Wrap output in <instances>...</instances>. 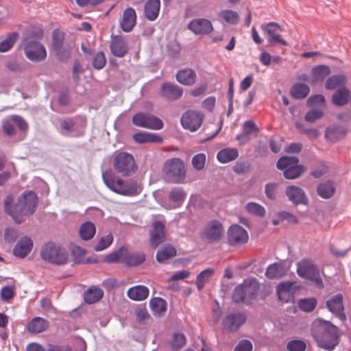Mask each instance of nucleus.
I'll list each match as a JSON object with an SVG mask.
<instances>
[{
  "mask_svg": "<svg viewBox=\"0 0 351 351\" xmlns=\"http://www.w3.org/2000/svg\"><path fill=\"white\" fill-rule=\"evenodd\" d=\"M278 184L269 183L265 186V193L267 198L274 199L277 195Z\"/></svg>",
  "mask_w": 351,
  "mask_h": 351,
  "instance_id": "338daca9",
  "label": "nucleus"
},
{
  "mask_svg": "<svg viewBox=\"0 0 351 351\" xmlns=\"http://www.w3.org/2000/svg\"><path fill=\"white\" fill-rule=\"evenodd\" d=\"M112 165L115 171L124 177L131 176L138 169L134 156L127 152L117 154L113 158Z\"/></svg>",
  "mask_w": 351,
  "mask_h": 351,
  "instance_id": "423d86ee",
  "label": "nucleus"
},
{
  "mask_svg": "<svg viewBox=\"0 0 351 351\" xmlns=\"http://www.w3.org/2000/svg\"><path fill=\"white\" fill-rule=\"evenodd\" d=\"M188 28L195 34H208L213 30L212 23L206 19H196L189 22Z\"/></svg>",
  "mask_w": 351,
  "mask_h": 351,
  "instance_id": "6ab92c4d",
  "label": "nucleus"
},
{
  "mask_svg": "<svg viewBox=\"0 0 351 351\" xmlns=\"http://www.w3.org/2000/svg\"><path fill=\"white\" fill-rule=\"evenodd\" d=\"M245 209L248 214L259 217H263L266 213V210L262 205L254 202L246 204Z\"/></svg>",
  "mask_w": 351,
  "mask_h": 351,
  "instance_id": "a18cd8bd",
  "label": "nucleus"
},
{
  "mask_svg": "<svg viewBox=\"0 0 351 351\" xmlns=\"http://www.w3.org/2000/svg\"><path fill=\"white\" fill-rule=\"evenodd\" d=\"M287 347L289 351H304L306 343L300 340H292L287 343Z\"/></svg>",
  "mask_w": 351,
  "mask_h": 351,
  "instance_id": "e2e57ef3",
  "label": "nucleus"
},
{
  "mask_svg": "<svg viewBox=\"0 0 351 351\" xmlns=\"http://www.w3.org/2000/svg\"><path fill=\"white\" fill-rule=\"evenodd\" d=\"M186 342L185 336L182 333H176L173 335L171 346L173 350H178L183 347Z\"/></svg>",
  "mask_w": 351,
  "mask_h": 351,
  "instance_id": "4d7b16f0",
  "label": "nucleus"
},
{
  "mask_svg": "<svg viewBox=\"0 0 351 351\" xmlns=\"http://www.w3.org/2000/svg\"><path fill=\"white\" fill-rule=\"evenodd\" d=\"M214 269L208 268L200 272L196 278V286L201 291L214 274Z\"/></svg>",
  "mask_w": 351,
  "mask_h": 351,
  "instance_id": "37998d69",
  "label": "nucleus"
},
{
  "mask_svg": "<svg viewBox=\"0 0 351 351\" xmlns=\"http://www.w3.org/2000/svg\"><path fill=\"white\" fill-rule=\"evenodd\" d=\"M346 134L345 130L342 128H330L326 131L325 137L330 142H335L343 138Z\"/></svg>",
  "mask_w": 351,
  "mask_h": 351,
  "instance_id": "09e8293b",
  "label": "nucleus"
},
{
  "mask_svg": "<svg viewBox=\"0 0 351 351\" xmlns=\"http://www.w3.org/2000/svg\"><path fill=\"white\" fill-rule=\"evenodd\" d=\"M161 95L168 99L175 100L181 97L182 90L177 86L171 84H164L161 87Z\"/></svg>",
  "mask_w": 351,
  "mask_h": 351,
  "instance_id": "473e14b6",
  "label": "nucleus"
},
{
  "mask_svg": "<svg viewBox=\"0 0 351 351\" xmlns=\"http://www.w3.org/2000/svg\"><path fill=\"white\" fill-rule=\"evenodd\" d=\"M41 258L49 263L63 265L69 259V254L65 248L53 243H47L40 250Z\"/></svg>",
  "mask_w": 351,
  "mask_h": 351,
  "instance_id": "39448f33",
  "label": "nucleus"
},
{
  "mask_svg": "<svg viewBox=\"0 0 351 351\" xmlns=\"http://www.w3.org/2000/svg\"><path fill=\"white\" fill-rule=\"evenodd\" d=\"M71 252L74 256L75 261L80 263H96V261H92L89 258H85L86 252L84 249L80 246L74 245L71 249Z\"/></svg>",
  "mask_w": 351,
  "mask_h": 351,
  "instance_id": "8fccbe9b",
  "label": "nucleus"
},
{
  "mask_svg": "<svg viewBox=\"0 0 351 351\" xmlns=\"http://www.w3.org/2000/svg\"><path fill=\"white\" fill-rule=\"evenodd\" d=\"M335 190L334 185L330 182L321 183L317 188L318 195L324 199L331 197L335 193Z\"/></svg>",
  "mask_w": 351,
  "mask_h": 351,
  "instance_id": "c03bdc74",
  "label": "nucleus"
},
{
  "mask_svg": "<svg viewBox=\"0 0 351 351\" xmlns=\"http://www.w3.org/2000/svg\"><path fill=\"white\" fill-rule=\"evenodd\" d=\"M18 38L17 33H12L8 35L4 40L0 42V52L3 53L9 51L16 43Z\"/></svg>",
  "mask_w": 351,
  "mask_h": 351,
  "instance_id": "603ef678",
  "label": "nucleus"
},
{
  "mask_svg": "<svg viewBox=\"0 0 351 351\" xmlns=\"http://www.w3.org/2000/svg\"><path fill=\"white\" fill-rule=\"evenodd\" d=\"M243 130L248 135L254 134L255 136H257L259 132L258 127L252 121H245L243 125Z\"/></svg>",
  "mask_w": 351,
  "mask_h": 351,
  "instance_id": "bf43d9fd",
  "label": "nucleus"
},
{
  "mask_svg": "<svg viewBox=\"0 0 351 351\" xmlns=\"http://www.w3.org/2000/svg\"><path fill=\"white\" fill-rule=\"evenodd\" d=\"M297 157L283 156L277 162V168L283 171L285 178L289 180L300 177L305 171L303 165H300Z\"/></svg>",
  "mask_w": 351,
  "mask_h": 351,
  "instance_id": "0eeeda50",
  "label": "nucleus"
},
{
  "mask_svg": "<svg viewBox=\"0 0 351 351\" xmlns=\"http://www.w3.org/2000/svg\"><path fill=\"white\" fill-rule=\"evenodd\" d=\"M149 289L144 285H136L130 288L127 291L128 298L134 301H142L149 295Z\"/></svg>",
  "mask_w": 351,
  "mask_h": 351,
  "instance_id": "cd10ccee",
  "label": "nucleus"
},
{
  "mask_svg": "<svg viewBox=\"0 0 351 351\" xmlns=\"http://www.w3.org/2000/svg\"><path fill=\"white\" fill-rule=\"evenodd\" d=\"M206 157L204 154L200 153L195 155L191 160L193 168L197 171L202 170L206 164Z\"/></svg>",
  "mask_w": 351,
  "mask_h": 351,
  "instance_id": "5fc2aeb1",
  "label": "nucleus"
},
{
  "mask_svg": "<svg viewBox=\"0 0 351 351\" xmlns=\"http://www.w3.org/2000/svg\"><path fill=\"white\" fill-rule=\"evenodd\" d=\"M252 343L248 340L243 339L239 341L234 351H252Z\"/></svg>",
  "mask_w": 351,
  "mask_h": 351,
  "instance_id": "774afa93",
  "label": "nucleus"
},
{
  "mask_svg": "<svg viewBox=\"0 0 351 351\" xmlns=\"http://www.w3.org/2000/svg\"><path fill=\"white\" fill-rule=\"evenodd\" d=\"M327 306L330 312L335 314L341 321L346 319L341 295H337L327 301Z\"/></svg>",
  "mask_w": 351,
  "mask_h": 351,
  "instance_id": "bb28decb",
  "label": "nucleus"
},
{
  "mask_svg": "<svg viewBox=\"0 0 351 351\" xmlns=\"http://www.w3.org/2000/svg\"><path fill=\"white\" fill-rule=\"evenodd\" d=\"M330 73V68L326 65H319L314 67L311 73L310 83L316 84L322 82L326 77Z\"/></svg>",
  "mask_w": 351,
  "mask_h": 351,
  "instance_id": "c85d7f7f",
  "label": "nucleus"
},
{
  "mask_svg": "<svg viewBox=\"0 0 351 351\" xmlns=\"http://www.w3.org/2000/svg\"><path fill=\"white\" fill-rule=\"evenodd\" d=\"M136 22V14L135 10L132 8L125 9L123 13L120 21V26L123 31L130 32L134 27Z\"/></svg>",
  "mask_w": 351,
  "mask_h": 351,
  "instance_id": "5701e85b",
  "label": "nucleus"
},
{
  "mask_svg": "<svg viewBox=\"0 0 351 351\" xmlns=\"http://www.w3.org/2000/svg\"><path fill=\"white\" fill-rule=\"evenodd\" d=\"M258 289V284L255 279L245 280L242 284L235 287L233 300L236 302H248L255 297Z\"/></svg>",
  "mask_w": 351,
  "mask_h": 351,
  "instance_id": "1a4fd4ad",
  "label": "nucleus"
},
{
  "mask_svg": "<svg viewBox=\"0 0 351 351\" xmlns=\"http://www.w3.org/2000/svg\"><path fill=\"white\" fill-rule=\"evenodd\" d=\"M102 178L106 186L112 191L125 196H134L141 191V185L134 180L124 181L110 173H103Z\"/></svg>",
  "mask_w": 351,
  "mask_h": 351,
  "instance_id": "7ed1b4c3",
  "label": "nucleus"
},
{
  "mask_svg": "<svg viewBox=\"0 0 351 351\" xmlns=\"http://www.w3.org/2000/svg\"><path fill=\"white\" fill-rule=\"evenodd\" d=\"M286 269L283 264L275 263L269 265L267 268L265 276L270 279L279 278L286 274Z\"/></svg>",
  "mask_w": 351,
  "mask_h": 351,
  "instance_id": "e433bc0d",
  "label": "nucleus"
},
{
  "mask_svg": "<svg viewBox=\"0 0 351 351\" xmlns=\"http://www.w3.org/2000/svg\"><path fill=\"white\" fill-rule=\"evenodd\" d=\"M223 234V226L218 220H212L207 223L202 232L203 237L210 242L219 241Z\"/></svg>",
  "mask_w": 351,
  "mask_h": 351,
  "instance_id": "4468645a",
  "label": "nucleus"
},
{
  "mask_svg": "<svg viewBox=\"0 0 351 351\" xmlns=\"http://www.w3.org/2000/svg\"><path fill=\"white\" fill-rule=\"evenodd\" d=\"M24 50L27 58L32 61H41L47 56L45 47L39 42L33 40L32 37L27 39Z\"/></svg>",
  "mask_w": 351,
  "mask_h": 351,
  "instance_id": "9b49d317",
  "label": "nucleus"
},
{
  "mask_svg": "<svg viewBox=\"0 0 351 351\" xmlns=\"http://www.w3.org/2000/svg\"><path fill=\"white\" fill-rule=\"evenodd\" d=\"M160 8V0H147L144 5V14L149 21H154Z\"/></svg>",
  "mask_w": 351,
  "mask_h": 351,
  "instance_id": "c756f323",
  "label": "nucleus"
},
{
  "mask_svg": "<svg viewBox=\"0 0 351 351\" xmlns=\"http://www.w3.org/2000/svg\"><path fill=\"white\" fill-rule=\"evenodd\" d=\"M104 295L101 289L93 287L86 291L84 293V299L86 303L93 304L99 301Z\"/></svg>",
  "mask_w": 351,
  "mask_h": 351,
  "instance_id": "ea45409f",
  "label": "nucleus"
},
{
  "mask_svg": "<svg viewBox=\"0 0 351 351\" xmlns=\"http://www.w3.org/2000/svg\"><path fill=\"white\" fill-rule=\"evenodd\" d=\"M278 218L282 219V221H286L289 223H296L298 221L296 216L287 211H281L277 213Z\"/></svg>",
  "mask_w": 351,
  "mask_h": 351,
  "instance_id": "0e129e2a",
  "label": "nucleus"
},
{
  "mask_svg": "<svg viewBox=\"0 0 351 351\" xmlns=\"http://www.w3.org/2000/svg\"><path fill=\"white\" fill-rule=\"evenodd\" d=\"M133 139L138 143H160L162 142V138L156 134L141 132L133 134Z\"/></svg>",
  "mask_w": 351,
  "mask_h": 351,
  "instance_id": "2f4dec72",
  "label": "nucleus"
},
{
  "mask_svg": "<svg viewBox=\"0 0 351 351\" xmlns=\"http://www.w3.org/2000/svg\"><path fill=\"white\" fill-rule=\"evenodd\" d=\"M261 27L263 32L268 36L269 43H278L285 46L287 45V43L280 36L282 29L278 23L271 22L262 25Z\"/></svg>",
  "mask_w": 351,
  "mask_h": 351,
  "instance_id": "f3484780",
  "label": "nucleus"
},
{
  "mask_svg": "<svg viewBox=\"0 0 351 351\" xmlns=\"http://www.w3.org/2000/svg\"><path fill=\"white\" fill-rule=\"evenodd\" d=\"M186 197V193L181 188H175L171 191L169 195L168 202L164 206L167 209H173L180 207Z\"/></svg>",
  "mask_w": 351,
  "mask_h": 351,
  "instance_id": "412c9836",
  "label": "nucleus"
},
{
  "mask_svg": "<svg viewBox=\"0 0 351 351\" xmlns=\"http://www.w3.org/2000/svg\"><path fill=\"white\" fill-rule=\"evenodd\" d=\"M285 194L289 201L294 205H306L308 203V199L305 191L298 186H288L286 188Z\"/></svg>",
  "mask_w": 351,
  "mask_h": 351,
  "instance_id": "dca6fc26",
  "label": "nucleus"
},
{
  "mask_svg": "<svg viewBox=\"0 0 351 351\" xmlns=\"http://www.w3.org/2000/svg\"><path fill=\"white\" fill-rule=\"evenodd\" d=\"M145 258L143 253L131 254L126 255L125 263L129 265H137L144 262Z\"/></svg>",
  "mask_w": 351,
  "mask_h": 351,
  "instance_id": "6e6d98bb",
  "label": "nucleus"
},
{
  "mask_svg": "<svg viewBox=\"0 0 351 351\" xmlns=\"http://www.w3.org/2000/svg\"><path fill=\"white\" fill-rule=\"evenodd\" d=\"M113 241V236L111 233L102 237L95 246V250L97 252L102 251L108 248Z\"/></svg>",
  "mask_w": 351,
  "mask_h": 351,
  "instance_id": "864d4df0",
  "label": "nucleus"
},
{
  "mask_svg": "<svg viewBox=\"0 0 351 351\" xmlns=\"http://www.w3.org/2000/svg\"><path fill=\"white\" fill-rule=\"evenodd\" d=\"M296 289L295 282H282L276 287V292L280 301L288 303L293 300V295Z\"/></svg>",
  "mask_w": 351,
  "mask_h": 351,
  "instance_id": "a211bd4d",
  "label": "nucleus"
},
{
  "mask_svg": "<svg viewBox=\"0 0 351 351\" xmlns=\"http://www.w3.org/2000/svg\"><path fill=\"white\" fill-rule=\"evenodd\" d=\"M239 156L238 150L236 148L228 147L220 150L217 155V160L221 163L231 162Z\"/></svg>",
  "mask_w": 351,
  "mask_h": 351,
  "instance_id": "c9c22d12",
  "label": "nucleus"
},
{
  "mask_svg": "<svg viewBox=\"0 0 351 351\" xmlns=\"http://www.w3.org/2000/svg\"><path fill=\"white\" fill-rule=\"evenodd\" d=\"M298 274L318 288H323L324 284L317 267L309 260H302L298 264Z\"/></svg>",
  "mask_w": 351,
  "mask_h": 351,
  "instance_id": "6e6552de",
  "label": "nucleus"
},
{
  "mask_svg": "<svg viewBox=\"0 0 351 351\" xmlns=\"http://www.w3.org/2000/svg\"><path fill=\"white\" fill-rule=\"evenodd\" d=\"M64 34L59 30H55L52 35V47L56 52V56L61 60L67 59L70 56V49L64 47Z\"/></svg>",
  "mask_w": 351,
  "mask_h": 351,
  "instance_id": "2eb2a0df",
  "label": "nucleus"
},
{
  "mask_svg": "<svg viewBox=\"0 0 351 351\" xmlns=\"http://www.w3.org/2000/svg\"><path fill=\"white\" fill-rule=\"evenodd\" d=\"M227 239L232 246H241L249 240L247 230L238 224L231 225L227 231Z\"/></svg>",
  "mask_w": 351,
  "mask_h": 351,
  "instance_id": "9d476101",
  "label": "nucleus"
},
{
  "mask_svg": "<svg viewBox=\"0 0 351 351\" xmlns=\"http://www.w3.org/2000/svg\"><path fill=\"white\" fill-rule=\"evenodd\" d=\"M165 238V225L160 221H156L154 223L153 230L150 233L151 244L156 247Z\"/></svg>",
  "mask_w": 351,
  "mask_h": 351,
  "instance_id": "393cba45",
  "label": "nucleus"
},
{
  "mask_svg": "<svg viewBox=\"0 0 351 351\" xmlns=\"http://www.w3.org/2000/svg\"><path fill=\"white\" fill-rule=\"evenodd\" d=\"M309 91V87L306 84L298 83L292 87L291 94L295 99H303L308 95Z\"/></svg>",
  "mask_w": 351,
  "mask_h": 351,
  "instance_id": "49530a36",
  "label": "nucleus"
},
{
  "mask_svg": "<svg viewBox=\"0 0 351 351\" xmlns=\"http://www.w3.org/2000/svg\"><path fill=\"white\" fill-rule=\"evenodd\" d=\"M219 21L228 25H237L240 19L239 14L234 10L225 9L217 14Z\"/></svg>",
  "mask_w": 351,
  "mask_h": 351,
  "instance_id": "f704fd0d",
  "label": "nucleus"
},
{
  "mask_svg": "<svg viewBox=\"0 0 351 351\" xmlns=\"http://www.w3.org/2000/svg\"><path fill=\"white\" fill-rule=\"evenodd\" d=\"M33 241L28 237H21L13 248V254L18 258H25L32 251Z\"/></svg>",
  "mask_w": 351,
  "mask_h": 351,
  "instance_id": "aec40b11",
  "label": "nucleus"
},
{
  "mask_svg": "<svg viewBox=\"0 0 351 351\" xmlns=\"http://www.w3.org/2000/svg\"><path fill=\"white\" fill-rule=\"evenodd\" d=\"M134 125L150 130H160L163 127L162 121L158 117L144 113H137L132 117Z\"/></svg>",
  "mask_w": 351,
  "mask_h": 351,
  "instance_id": "f8f14e48",
  "label": "nucleus"
},
{
  "mask_svg": "<svg viewBox=\"0 0 351 351\" xmlns=\"http://www.w3.org/2000/svg\"><path fill=\"white\" fill-rule=\"evenodd\" d=\"M38 202L36 194L32 191L23 193L18 199V202L14 205V198L9 195L5 201V209L12 217L14 221L20 223L25 219L34 213Z\"/></svg>",
  "mask_w": 351,
  "mask_h": 351,
  "instance_id": "f257e3e1",
  "label": "nucleus"
},
{
  "mask_svg": "<svg viewBox=\"0 0 351 351\" xmlns=\"http://www.w3.org/2000/svg\"><path fill=\"white\" fill-rule=\"evenodd\" d=\"M77 127V124L74 123L71 120L64 121L61 123V132L63 134H69L74 131Z\"/></svg>",
  "mask_w": 351,
  "mask_h": 351,
  "instance_id": "69168bd1",
  "label": "nucleus"
},
{
  "mask_svg": "<svg viewBox=\"0 0 351 351\" xmlns=\"http://www.w3.org/2000/svg\"><path fill=\"white\" fill-rule=\"evenodd\" d=\"M110 50L117 57H123L128 52V46L124 39L119 36H113L111 38Z\"/></svg>",
  "mask_w": 351,
  "mask_h": 351,
  "instance_id": "b1692460",
  "label": "nucleus"
},
{
  "mask_svg": "<svg viewBox=\"0 0 351 351\" xmlns=\"http://www.w3.org/2000/svg\"><path fill=\"white\" fill-rule=\"evenodd\" d=\"M149 307L152 314L156 317H162L167 310L166 301L159 297L152 298L149 301Z\"/></svg>",
  "mask_w": 351,
  "mask_h": 351,
  "instance_id": "72a5a7b5",
  "label": "nucleus"
},
{
  "mask_svg": "<svg viewBox=\"0 0 351 351\" xmlns=\"http://www.w3.org/2000/svg\"><path fill=\"white\" fill-rule=\"evenodd\" d=\"M176 255V250L175 247L171 245H166L157 252L156 260L159 263H163Z\"/></svg>",
  "mask_w": 351,
  "mask_h": 351,
  "instance_id": "79ce46f5",
  "label": "nucleus"
},
{
  "mask_svg": "<svg viewBox=\"0 0 351 351\" xmlns=\"http://www.w3.org/2000/svg\"><path fill=\"white\" fill-rule=\"evenodd\" d=\"M311 333L318 346L324 350H333L339 343L338 328L328 321L315 320L313 324Z\"/></svg>",
  "mask_w": 351,
  "mask_h": 351,
  "instance_id": "f03ea898",
  "label": "nucleus"
},
{
  "mask_svg": "<svg viewBox=\"0 0 351 351\" xmlns=\"http://www.w3.org/2000/svg\"><path fill=\"white\" fill-rule=\"evenodd\" d=\"M96 229L95 225L91 222L82 223L79 230V234L84 241L91 239L95 234Z\"/></svg>",
  "mask_w": 351,
  "mask_h": 351,
  "instance_id": "a19ab883",
  "label": "nucleus"
},
{
  "mask_svg": "<svg viewBox=\"0 0 351 351\" xmlns=\"http://www.w3.org/2000/svg\"><path fill=\"white\" fill-rule=\"evenodd\" d=\"M127 250L121 247L119 250L107 255L104 261L107 263L124 262L126 261Z\"/></svg>",
  "mask_w": 351,
  "mask_h": 351,
  "instance_id": "de8ad7c7",
  "label": "nucleus"
},
{
  "mask_svg": "<svg viewBox=\"0 0 351 351\" xmlns=\"http://www.w3.org/2000/svg\"><path fill=\"white\" fill-rule=\"evenodd\" d=\"M299 308L304 312H311L317 306V300L315 298L301 299L298 303Z\"/></svg>",
  "mask_w": 351,
  "mask_h": 351,
  "instance_id": "3c124183",
  "label": "nucleus"
},
{
  "mask_svg": "<svg viewBox=\"0 0 351 351\" xmlns=\"http://www.w3.org/2000/svg\"><path fill=\"white\" fill-rule=\"evenodd\" d=\"M350 91L346 88L338 89L332 96V102L335 106H342L350 101Z\"/></svg>",
  "mask_w": 351,
  "mask_h": 351,
  "instance_id": "4c0bfd02",
  "label": "nucleus"
},
{
  "mask_svg": "<svg viewBox=\"0 0 351 351\" xmlns=\"http://www.w3.org/2000/svg\"><path fill=\"white\" fill-rule=\"evenodd\" d=\"M162 171L165 177L174 183H183L186 178V168L184 162L178 158L166 160Z\"/></svg>",
  "mask_w": 351,
  "mask_h": 351,
  "instance_id": "20e7f679",
  "label": "nucleus"
},
{
  "mask_svg": "<svg viewBox=\"0 0 351 351\" xmlns=\"http://www.w3.org/2000/svg\"><path fill=\"white\" fill-rule=\"evenodd\" d=\"M308 104L312 107L322 108L325 106V98L322 95H316L308 99Z\"/></svg>",
  "mask_w": 351,
  "mask_h": 351,
  "instance_id": "680f3d73",
  "label": "nucleus"
},
{
  "mask_svg": "<svg viewBox=\"0 0 351 351\" xmlns=\"http://www.w3.org/2000/svg\"><path fill=\"white\" fill-rule=\"evenodd\" d=\"M246 320V317L241 313H232L226 316L223 320V328L229 331L237 330Z\"/></svg>",
  "mask_w": 351,
  "mask_h": 351,
  "instance_id": "4be33fe9",
  "label": "nucleus"
},
{
  "mask_svg": "<svg viewBox=\"0 0 351 351\" xmlns=\"http://www.w3.org/2000/svg\"><path fill=\"white\" fill-rule=\"evenodd\" d=\"M49 327V322L44 318L36 317L27 326V330L32 334L40 333Z\"/></svg>",
  "mask_w": 351,
  "mask_h": 351,
  "instance_id": "7c9ffc66",
  "label": "nucleus"
},
{
  "mask_svg": "<svg viewBox=\"0 0 351 351\" xmlns=\"http://www.w3.org/2000/svg\"><path fill=\"white\" fill-rule=\"evenodd\" d=\"M106 62V56L104 52H98L94 57L93 60V66L96 69H102Z\"/></svg>",
  "mask_w": 351,
  "mask_h": 351,
  "instance_id": "13d9d810",
  "label": "nucleus"
},
{
  "mask_svg": "<svg viewBox=\"0 0 351 351\" xmlns=\"http://www.w3.org/2000/svg\"><path fill=\"white\" fill-rule=\"evenodd\" d=\"M204 118V114L200 112L189 110L183 114L181 124L184 129L195 132L202 125Z\"/></svg>",
  "mask_w": 351,
  "mask_h": 351,
  "instance_id": "ddd939ff",
  "label": "nucleus"
},
{
  "mask_svg": "<svg viewBox=\"0 0 351 351\" xmlns=\"http://www.w3.org/2000/svg\"><path fill=\"white\" fill-rule=\"evenodd\" d=\"M323 115V112L321 109L313 108L309 110L305 115V120L310 123H313L316 120L321 118Z\"/></svg>",
  "mask_w": 351,
  "mask_h": 351,
  "instance_id": "052dcab7",
  "label": "nucleus"
},
{
  "mask_svg": "<svg viewBox=\"0 0 351 351\" xmlns=\"http://www.w3.org/2000/svg\"><path fill=\"white\" fill-rule=\"evenodd\" d=\"M177 81L184 86H192L197 80V75L191 69H184L178 71L176 75Z\"/></svg>",
  "mask_w": 351,
  "mask_h": 351,
  "instance_id": "a878e982",
  "label": "nucleus"
},
{
  "mask_svg": "<svg viewBox=\"0 0 351 351\" xmlns=\"http://www.w3.org/2000/svg\"><path fill=\"white\" fill-rule=\"evenodd\" d=\"M346 78L342 75H332L327 79L325 88L328 90H338L344 88Z\"/></svg>",
  "mask_w": 351,
  "mask_h": 351,
  "instance_id": "58836bf2",
  "label": "nucleus"
}]
</instances>
